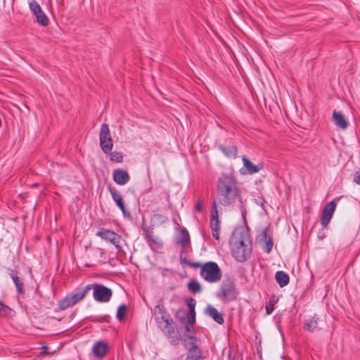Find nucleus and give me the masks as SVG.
Instances as JSON below:
<instances>
[{
    "label": "nucleus",
    "mask_w": 360,
    "mask_h": 360,
    "mask_svg": "<svg viewBox=\"0 0 360 360\" xmlns=\"http://www.w3.org/2000/svg\"><path fill=\"white\" fill-rule=\"evenodd\" d=\"M219 202L224 206L233 205L239 197L236 180L231 175L222 174L217 181Z\"/></svg>",
    "instance_id": "f257e3e1"
},
{
    "label": "nucleus",
    "mask_w": 360,
    "mask_h": 360,
    "mask_svg": "<svg viewBox=\"0 0 360 360\" xmlns=\"http://www.w3.org/2000/svg\"><path fill=\"white\" fill-rule=\"evenodd\" d=\"M233 257L240 262H245L251 254L252 245L248 231L243 229L235 230L230 238Z\"/></svg>",
    "instance_id": "f03ea898"
},
{
    "label": "nucleus",
    "mask_w": 360,
    "mask_h": 360,
    "mask_svg": "<svg viewBox=\"0 0 360 360\" xmlns=\"http://www.w3.org/2000/svg\"><path fill=\"white\" fill-rule=\"evenodd\" d=\"M200 275L209 283H216L221 278V271L219 266L212 262H207L201 266Z\"/></svg>",
    "instance_id": "7ed1b4c3"
},
{
    "label": "nucleus",
    "mask_w": 360,
    "mask_h": 360,
    "mask_svg": "<svg viewBox=\"0 0 360 360\" xmlns=\"http://www.w3.org/2000/svg\"><path fill=\"white\" fill-rule=\"evenodd\" d=\"M238 295L236 285L233 281L231 279L225 280L221 285L220 294L219 297L224 302L234 300Z\"/></svg>",
    "instance_id": "20e7f679"
},
{
    "label": "nucleus",
    "mask_w": 360,
    "mask_h": 360,
    "mask_svg": "<svg viewBox=\"0 0 360 360\" xmlns=\"http://www.w3.org/2000/svg\"><path fill=\"white\" fill-rule=\"evenodd\" d=\"M100 146L103 153H108L111 151L113 143L110 134V129L107 124H103L100 130Z\"/></svg>",
    "instance_id": "39448f33"
},
{
    "label": "nucleus",
    "mask_w": 360,
    "mask_h": 360,
    "mask_svg": "<svg viewBox=\"0 0 360 360\" xmlns=\"http://www.w3.org/2000/svg\"><path fill=\"white\" fill-rule=\"evenodd\" d=\"M93 288V296L96 301L98 302H108L110 301L112 292V290L100 284H94Z\"/></svg>",
    "instance_id": "423d86ee"
},
{
    "label": "nucleus",
    "mask_w": 360,
    "mask_h": 360,
    "mask_svg": "<svg viewBox=\"0 0 360 360\" xmlns=\"http://www.w3.org/2000/svg\"><path fill=\"white\" fill-rule=\"evenodd\" d=\"M29 8L36 17L37 23L40 25L46 27L49 25V20L46 13L43 11L39 3L34 0L29 3Z\"/></svg>",
    "instance_id": "0eeeda50"
},
{
    "label": "nucleus",
    "mask_w": 360,
    "mask_h": 360,
    "mask_svg": "<svg viewBox=\"0 0 360 360\" xmlns=\"http://www.w3.org/2000/svg\"><path fill=\"white\" fill-rule=\"evenodd\" d=\"M154 314L160 328H167L170 324V316L162 305L159 304L155 307Z\"/></svg>",
    "instance_id": "6e6552de"
},
{
    "label": "nucleus",
    "mask_w": 360,
    "mask_h": 360,
    "mask_svg": "<svg viewBox=\"0 0 360 360\" xmlns=\"http://www.w3.org/2000/svg\"><path fill=\"white\" fill-rule=\"evenodd\" d=\"M96 235L113 244L117 250L121 248L120 243L122 240V237L115 232L108 229H101L97 232Z\"/></svg>",
    "instance_id": "1a4fd4ad"
},
{
    "label": "nucleus",
    "mask_w": 360,
    "mask_h": 360,
    "mask_svg": "<svg viewBox=\"0 0 360 360\" xmlns=\"http://www.w3.org/2000/svg\"><path fill=\"white\" fill-rule=\"evenodd\" d=\"M338 200H339L338 198L330 201L324 207L321 215V224L323 226H326L329 224L335 210Z\"/></svg>",
    "instance_id": "9d476101"
},
{
    "label": "nucleus",
    "mask_w": 360,
    "mask_h": 360,
    "mask_svg": "<svg viewBox=\"0 0 360 360\" xmlns=\"http://www.w3.org/2000/svg\"><path fill=\"white\" fill-rule=\"evenodd\" d=\"M242 160L243 163V167L240 169V173L243 175L257 173L262 168V164L255 165L245 157H243Z\"/></svg>",
    "instance_id": "9b49d317"
},
{
    "label": "nucleus",
    "mask_w": 360,
    "mask_h": 360,
    "mask_svg": "<svg viewBox=\"0 0 360 360\" xmlns=\"http://www.w3.org/2000/svg\"><path fill=\"white\" fill-rule=\"evenodd\" d=\"M109 350V344L105 340H99L94 343L92 347L94 356L98 359L104 358Z\"/></svg>",
    "instance_id": "f8f14e48"
},
{
    "label": "nucleus",
    "mask_w": 360,
    "mask_h": 360,
    "mask_svg": "<svg viewBox=\"0 0 360 360\" xmlns=\"http://www.w3.org/2000/svg\"><path fill=\"white\" fill-rule=\"evenodd\" d=\"M332 120L335 124L342 130H345L349 126V122L341 111L333 110Z\"/></svg>",
    "instance_id": "ddd939ff"
},
{
    "label": "nucleus",
    "mask_w": 360,
    "mask_h": 360,
    "mask_svg": "<svg viewBox=\"0 0 360 360\" xmlns=\"http://www.w3.org/2000/svg\"><path fill=\"white\" fill-rule=\"evenodd\" d=\"M113 179L119 185H124L129 181V175L127 171L117 169L113 172Z\"/></svg>",
    "instance_id": "4468645a"
},
{
    "label": "nucleus",
    "mask_w": 360,
    "mask_h": 360,
    "mask_svg": "<svg viewBox=\"0 0 360 360\" xmlns=\"http://www.w3.org/2000/svg\"><path fill=\"white\" fill-rule=\"evenodd\" d=\"M90 290V285H87L85 287L78 289L74 292L69 294L70 297L72 299V302L74 305L80 302L84 297L87 295L89 290Z\"/></svg>",
    "instance_id": "2eb2a0df"
},
{
    "label": "nucleus",
    "mask_w": 360,
    "mask_h": 360,
    "mask_svg": "<svg viewBox=\"0 0 360 360\" xmlns=\"http://www.w3.org/2000/svg\"><path fill=\"white\" fill-rule=\"evenodd\" d=\"M205 314L212 317L219 324H222L224 323V318L222 314L219 312L214 307L207 305L205 309Z\"/></svg>",
    "instance_id": "dca6fc26"
},
{
    "label": "nucleus",
    "mask_w": 360,
    "mask_h": 360,
    "mask_svg": "<svg viewBox=\"0 0 360 360\" xmlns=\"http://www.w3.org/2000/svg\"><path fill=\"white\" fill-rule=\"evenodd\" d=\"M110 193H111L112 199L115 202L117 207L122 210L123 214H125L126 210H125L122 197L120 195V193L114 189H110Z\"/></svg>",
    "instance_id": "f3484780"
},
{
    "label": "nucleus",
    "mask_w": 360,
    "mask_h": 360,
    "mask_svg": "<svg viewBox=\"0 0 360 360\" xmlns=\"http://www.w3.org/2000/svg\"><path fill=\"white\" fill-rule=\"evenodd\" d=\"M178 243L184 248H186L190 244V237L188 232L186 229H182L178 238Z\"/></svg>",
    "instance_id": "a211bd4d"
},
{
    "label": "nucleus",
    "mask_w": 360,
    "mask_h": 360,
    "mask_svg": "<svg viewBox=\"0 0 360 360\" xmlns=\"http://www.w3.org/2000/svg\"><path fill=\"white\" fill-rule=\"evenodd\" d=\"M276 279L281 287H284L289 283L288 275L281 271L276 272Z\"/></svg>",
    "instance_id": "6ab92c4d"
},
{
    "label": "nucleus",
    "mask_w": 360,
    "mask_h": 360,
    "mask_svg": "<svg viewBox=\"0 0 360 360\" xmlns=\"http://www.w3.org/2000/svg\"><path fill=\"white\" fill-rule=\"evenodd\" d=\"M58 309L60 310H65L69 307L74 306L72 299L69 295L58 302Z\"/></svg>",
    "instance_id": "aec40b11"
},
{
    "label": "nucleus",
    "mask_w": 360,
    "mask_h": 360,
    "mask_svg": "<svg viewBox=\"0 0 360 360\" xmlns=\"http://www.w3.org/2000/svg\"><path fill=\"white\" fill-rule=\"evenodd\" d=\"M318 319L315 316L311 317L306 321L304 328L309 331H313L317 328Z\"/></svg>",
    "instance_id": "412c9836"
},
{
    "label": "nucleus",
    "mask_w": 360,
    "mask_h": 360,
    "mask_svg": "<svg viewBox=\"0 0 360 360\" xmlns=\"http://www.w3.org/2000/svg\"><path fill=\"white\" fill-rule=\"evenodd\" d=\"M10 275H11V277L13 283H15V285L17 288L18 292L19 293H22L24 291L23 290V284L20 281L18 276L14 273V271L13 270H11Z\"/></svg>",
    "instance_id": "4be33fe9"
},
{
    "label": "nucleus",
    "mask_w": 360,
    "mask_h": 360,
    "mask_svg": "<svg viewBox=\"0 0 360 360\" xmlns=\"http://www.w3.org/2000/svg\"><path fill=\"white\" fill-rule=\"evenodd\" d=\"M220 150L227 156V157H235L237 154V149L236 146H231L228 147L227 148L224 146H220Z\"/></svg>",
    "instance_id": "5701e85b"
},
{
    "label": "nucleus",
    "mask_w": 360,
    "mask_h": 360,
    "mask_svg": "<svg viewBox=\"0 0 360 360\" xmlns=\"http://www.w3.org/2000/svg\"><path fill=\"white\" fill-rule=\"evenodd\" d=\"M266 233H267V231L264 230L262 233V238H264V240L265 241V244H264L263 249L266 252H269L271 250V248L273 247V242H272L271 238H267Z\"/></svg>",
    "instance_id": "b1692460"
},
{
    "label": "nucleus",
    "mask_w": 360,
    "mask_h": 360,
    "mask_svg": "<svg viewBox=\"0 0 360 360\" xmlns=\"http://www.w3.org/2000/svg\"><path fill=\"white\" fill-rule=\"evenodd\" d=\"M188 288L193 293L200 292L201 291V286L200 283L194 281L188 283Z\"/></svg>",
    "instance_id": "393cba45"
},
{
    "label": "nucleus",
    "mask_w": 360,
    "mask_h": 360,
    "mask_svg": "<svg viewBox=\"0 0 360 360\" xmlns=\"http://www.w3.org/2000/svg\"><path fill=\"white\" fill-rule=\"evenodd\" d=\"M0 307V316H11L13 315L14 311L8 306L1 303Z\"/></svg>",
    "instance_id": "a878e982"
},
{
    "label": "nucleus",
    "mask_w": 360,
    "mask_h": 360,
    "mask_svg": "<svg viewBox=\"0 0 360 360\" xmlns=\"http://www.w3.org/2000/svg\"><path fill=\"white\" fill-rule=\"evenodd\" d=\"M199 354L198 349L196 347H193V350L191 351V354L187 357L186 360H203Z\"/></svg>",
    "instance_id": "bb28decb"
},
{
    "label": "nucleus",
    "mask_w": 360,
    "mask_h": 360,
    "mask_svg": "<svg viewBox=\"0 0 360 360\" xmlns=\"http://www.w3.org/2000/svg\"><path fill=\"white\" fill-rule=\"evenodd\" d=\"M110 159L115 162H122L123 161V155L120 152L114 151L110 153Z\"/></svg>",
    "instance_id": "cd10ccee"
},
{
    "label": "nucleus",
    "mask_w": 360,
    "mask_h": 360,
    "mask_svg": "<svg viewBox=\"0 0 360 360\" xmlns=\"http://www.w3.org/2000/svg\"><path fill=\"white\" fill-rule=\"evenodd\" d=\"M127 314V307L125 305H121L118 307L117 311V318L122 321Z\"/></svg>",
    "instance_id": "c85d7f7f"
},
{
    "label": "nucleus",
    "mask_w": 360,
    "mask_h": 360,
    "mask_svg": "<svg viewBox=\"0 0 360 360\" xmlns=\"http://www.w3.org/2000/svg\"><path fill=\"white\" fill-rule=\"evenodd\" d=\"M211 219L219 220V214H218V210L217 209L216 202H214L212 204Z\"/></svg>",
    "instance_id": "c756f323"
},
{
    "label": "nucleus",
    "mask_w": 360,
    "mask_h": 360,
    "mask_svg": "<svg viewBox=\"0 0 360 360\" xmlns=\"http://www.w3.org/2000/svg\"><path fill=\"white\" fill-rule=\"evenodd\" d=\"M204 203L202 200H198L195 205V210L198 212L203 211Z\"/></svg>",
    "instance_id": "7c9ffc66"
},
{
    "label": "nucleus",
    "mask_w": 360,
    "mask_h": 360,
    "mask_svg": "<svg viewBox=\"0 0 360 360\" xmlns=\"http://www.w3.org/2000/svg\"><path fill=\"white\" fill-rule=\"evenodd\" d=\"M210 226L212 230H219V220L211 219Z\"/></svg>",
    "instance_id": "2f4dec72"
},
{
    "label": "nucleus",
    "mask_w": 360,
    "mask_h": 360,
    "mask_svg": "<svg viewBox=\"0 0 360 360\" xmlns=\"http://www.w3.org/2000/svg\"><path fill=\"white\" fill-rule=\"evenodd\" d=\"M195 305V300H191V301L188 303V306L189 307L191 312L194 313Z\"/></svg>",
    "instance_id": "473e14b6"
},
{
    "label": "nucleus",
    "mask_w": 360,
    "mask_h": 360,
    "mask_svg": "<svg viewBox=\"0 0 360 360\" xmlns=\"http://www.w3.org/2000/svg\"><path fill=\"white\" fill-rule=\"evenodd\" d=\"M354 181L356 183L360 184V171H358L355 173L354 176Z\"/></svg>",
    "instance_id": "72a5a7b5"
},
{
    "label": "nucleus",
    "mask_w": 360,
    "mask_h": 360,
    "mask_svg": "<svg viewBox=\"0 0 360 360\" xmlns=\"http://www.w3.org/2000/svg\"><path fill=\"white\" fill-rule=\"evenodd\" d=\"M266 311L267 314H271L274 311L273 304H269L266 306Z\"/></svg>",
    "instance_id": "f704fd0d"
},
{
    "label": "nucleus",
    "mask_w": 360,
    "mask_h": 360,
    "mask_svg": "<svg viewBox=\"0 0 360 360\" xmlns=\"http://www.w3.org/2000/svg\"><path fill=\"white\" fill-rule=\"evenodd\" d=\"M212 231L213 237L215 238L217 240H218L219 238V230L215 229V230H212Z\"/></svg>",
    "instance_id": "c9c22d12"
},
{
    "label": "nucleus",
    "mask_w": 360,
    "mask_h": 360,
    "mask_svg": "<svg viewBox=\"0 0 360 360\" xmlns=\"http://www.w3.org/2000/svg\"><path fill=\"white\" fill-rule=\"evenodd\" d=\"M190 315H191V318H189V321L191 323H193L195 321V312L194 311V313H193V312L190 311Z\"/></svg>",
    "instance_id": "e433bc0d"
},
{
    "label": "nucleus",
    "mask_w": 360,
    "mask_h": 360,
    "mask_svg": "<svg viewBox=\"0 0 360 360\" xmlns=\"http://www.w3.org/2000/svg\"><path fill=\"white\" fill-rule=\"evenodd\" d=\"M186 330L188 333V336L190 338H193V332L190 330L189 327L188 326H186Z\"/></svg>",
    "instance_id": "4c0bfd02"
},
{
    "label": "nucleus",
    "mask_w": 360,
    "mask_h": 360,
    "mask_svg": "<svg viewBox=\"0 0 360 360\" xmlns=\"http://www.w3.org/2000/svg\"><path fill=\"white\" fill-rule=\"evenodd\" d=\"M47 349H48V347L46 346H42L41 347V350H42L41 354H46Z\"/></svg>",
    "instance_id": "58836bf2"
},
{
    "label": "nucleus",
    "mask_w": 360,
    "mask_h": 360,
    "mask_svg": "<svg viewBox=\"0 0 360 360\" xmlns=\"http://www.w3.org/2000/svg\"><path fill=\"white\" fill-rule=\"evenodd\" d=\"M105 316H103V317H101L98 321H105Z\"/></svg>",
    "instance_id": "ea45409f"
},
{
    "label": "nucleus",
    "mask_w": 360,
    "mask_h": 360,
    "mask_svg": "<svg viewBox=\"0 0 360 360\" xmlns=\"http://www.w3.org/2000/svg\"><path fill=\"white\" fill-rule=\"evenodd\" d=\"M154 243H155V244H158V245L160 244V243H159L158 241H156V240H154Z\"/></svg>",
    "instance_id": "a19ab883"
},
{
    "label": "nucleus",
    "mask_w": 360,
    "mask_h": 360,
    "mask_svg": "<svg viewBox=\"0 0 360 360\" xmlns=\"http://www.w3.org/2000/svg\"><path fill=\"white\" fill-rule=\"evenodd\" d=\"M101 255H104V252L103 251L101 252Z\"/></svg>",
    "instance_id": "79ce46f5"
}]
</instances>
